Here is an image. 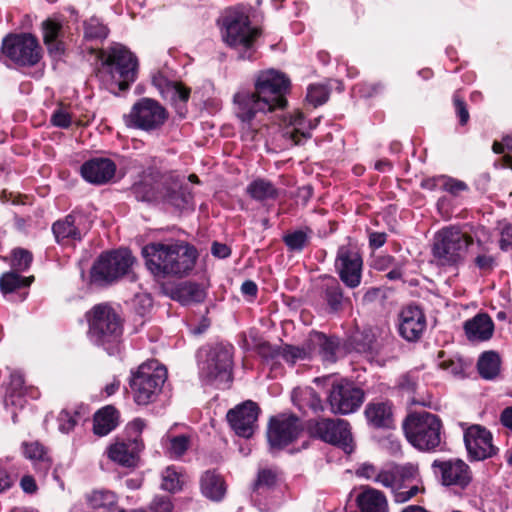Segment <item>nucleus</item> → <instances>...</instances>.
Masks as SVG:
<instances>
[{
	"mask_svg": "<svg viewBox=\"0 0 512 512\" xmlns=\"http://www.w3.org/2000/svg\"><path fill=\"white\" fill-rule=\"evenodd\" d=\"M498 449L492 444V434L482 427V460L494 456Z\"/></svg>",
	"mask_w": 512,
	"mask_h": 512,
	"instance_id": "052dcab7",
	"label": "nucleus"
},
{
	"mask_svg": "<svg viewBox=\"0 0 512 512\" xmlns=\"http://www.w3.org/2000/svg\"><path fill=\"white\" fill-rule=\"evenodd\" d=\"M84 35L89 40H103L108 35V28L96 17H92L84 23Z\"/></svg>",
	"mask_w": 512,
	"mask_h": 512,
	"instance_id": "a18cd8bd",
	"label": "nucleus"
},
{
	"mask_svg": "<svg viewBox=\"0 0 512 512\" xmlns=\"http://www.w3.org/2000/svg\"><path fill=\"white\" fill-rule=\"evenodd\" d=\"M116 172L115 163L107 158H95L85 162L81 174L85 180L94 184H104L113 178Z\"/></svg>",
	"mask_w": 512,
	"mask_h": 512,
	"instance_id": "b1692460",
	"label": "nucleus"
},
{
	"mask_svg": "<svg viewBox=\"0 0 512 512\" xmlns=\"http://www.w3.org/2000/svg\"><path fill=\"white\" fill-rule=\"evenodd\" d=\"M119 413L113 406L98 410L93 419V432L97 436H106L118 425Z\"/></svg>",
	"mask_w": 512,
	"mask_h": 512,
	"instance_id": "7c9ffc66",
	"label": "nucleus"
},
{
	"mask_svg": "<svg viewBox=\"0 0 512 512\" xmlns=\"http://www.w3.org/2000/svg\"><path fill=\"white\" fill-rule=\"evenodd\" d=\"M143 448L141 439L134 438L128 442H116L108 449V457L125 467H133L138 460V454Z\"/></svg>",
	"mask_w": 512,
	"mask_h": 512,
	"instance_id": "393cba45",
	"label": "nucleus"
},
{
	"mask_svg": "<svg viewBox=\"0 0 512 512\" xmlns=\"http://www.w3.org/2000/svg\"><path fill=\"white\" fill-rule=\"evenodd\" d=\"M303 115L301 113H297L295 116L291 117L289 124L293 126L292 129H287L285 132V136L293 141L294 145H299L302 142V138L307 139L310 137L309 133L301 132L299 127L302 126Z\"/></svg>",
	"mask_w": 512,
	"mask_h": 512,
	"instance_id": "49530a36",
	"label": "nucleus"
},
{
	"mask_svg": "<svg viewBox=\"0 0 512 512\" xmlns=\"http://www.w3.org/2000/svg\"><path fill=\"white\" fill-rule=\"evenodd\" d=\"M418 475V470L414 465H396L386 464L381 467L375 483L388 488L393 493L397 488H406L407 483H412Z\"/></svg>",
	"mask_w": 512,
	"mask_h": 512,
	"instance_id": "6ab92c4d",
	"label": "nucleus"
},
{
	"mask_svg": "<svg viewBox=\"0 0 512 512\" xmlns=\"http://www.w3.org/2000/svg\"><path fill=\"white\" fill-rule=\"evenodd\" d=\"M321 295L327 303L331 312L337 313L342 310L345 301L343 289L338 280L333 276H324L321 281Z\"/></svg>",
	"mask_w": 512,
	"mask_h": 512,
	"instance_id": "bb28decb",
	"label": "nucleus"
},
{
	"mask_svg": "<svg viewBox=\"0 0 512 512\" xmlns=\"http://www.w3.org/2000/svg\"><path fill=\"white\" fill-rule=\"evenodd\" d=\"M259 407L252 401H246L227 413V420L238 436L249 438L253 435L258 419Z\"/></svg>",
	"mask_w": 512,
	"mask_h": 512,
	"instance_id": "f3484780",
	"label": "nucleus"
},
{
	"mask_svg": "<svg viewBox=\"0 0 512 512\" xmlns=\"http://www.w3.org/2000/svg\"><path fill=\"white\" fill-rule=\"evenodd\" d=\"M301 431L299 419L295 416L272 418L267 437L272 448H282L293 442Z\"/></svg>",
	"mask_w": 512,
	"mask_h": 512,
	"instance_id": "a211bd4d",
	"label": "nucleus"
},
{
	"mask_svg": "<svg viewBox=\"0 0 512 512\" xmlns=\"http://www.w3.org/2000/svg\"><path fill=\"white\" fill-rule=\"evenodd\" d=\"M363 400V390L345 380L334 383L328 395V403L334 414L353 413L361 406Z\"/></svg>",
	"mask_w": 512,
	"mask_h": 512,
	"instance_id": "2eb2a0df",
	"label": "nucleus"
},
{
	"mask_svg": "<svg viewBox=\"0 0 512 512\" xmlns=\"http://www.w3.org/2000/svg\"><path fill=\"white\" fill-rule=\"evenodd\" d=\"M177 298L183 305L198 303L204 300L205 292L198 284L186 283L178 289Z\"/></svg>",
	"mask_w": 512,
	"mask_h": 512,
	"instance_id": "79ce46f5",
	"label": "nucleus"
},
{
	"mask_svg": "<svg viewBox=\"0 0 512 512\" xmlns=\"http://www.w3.org/2000/svg\"><path fill=\"white\" fill-rule=\"evenodd\" d=\"M168 93L170 94L173 102L186 103L190 96V89L183 86L181 83H172L168 87Z\"/></svg>",
	"mask_w": 512,
	"mask_h": 512,
	"instance_id": "5fc2aeb1",
	"label": "nucleus"
},
{
	"mask_svg": "<svg viewBox=\"0 0 512 512\" xmlns=\"http://www.w3.org/2000/svg\"><path fill=\"white\" fill-rule=\"evenodd\" d=\"M365 416L375 428H389L393 423L392 408L387 402L369 403L365 409Z\"/></svg>",
	"mask_w": 512,
	"mask_h": 512,
	"instance_id": "c85d7f7f",
	"label": "nucleus"
},
{
	"mask_svg": "<svg viewBox=\"0 0 512 512\" xmlns=\"http://www.w3.org/2000/svg\"><path fill=\"white\" fill-rule=\"evenodd\" d=\"M160 185L162 197L159 198V202L169 204L177 209H184L191 203V192L183 187L177 177L170 174L163 175L160 177Z\"/></svg>",
	"mask_w": 512,
	"mask_h": 512,
	"instance_id": "412c9836",
	"label": "nucleus"
},
{
	"mask_svg": "<svg viewBox=\"0 0 512 512\" xmlns=\"http://www.w3.org/2000/svg\"><path fill=\"white\" fill-rule=\"evenodd\" d=\"M134 257L127 249L102 254L91 269V279L98 284L111 283L129 273Z\"/></svg>",
	"mask_w": 512,
	"mask_h": 512,
	"instance_id": "1a4fd4ad",
	"label": "nucleus"
},
{
	"mask_svg": "<svg viewBox=\"0 0 512 512\" xmlns=\"http://www.w3.org/2000/svg\"><path fill=\"white\" fill-rule=\"evenodd\" d=\"M464 430V444L471 461L480 460V425L473 424L467 426L465 423H460Z\"/></svg>",
	"mask_w": 512,
	"mask_h": 512,
	"instance_id": "4c0bfd02",
	"label": "nucleus"
},
{
	"mask_svg": "<svg viewBox=\"0 0 512 512\" xmlns=\"http://www.w3.org/2000/svg\"><path fill=\"white\" fill-rule=\"evenodd\" d=\"M463 329L466 339L472 344H478L480 341V312L465 321Z\"/></svg>",
	"mask_w": 512,
	"mask_h": 512,
	"instance_id": "09e8293b",
	"label": "nucleus"
},
{
	"mask_svg": "<svg viewBox=\"0 0 512 512\" xmlns=\"http://www.w3.org/2000/svg\"><path fill=\"white\" fill-rule=\"evenodd\" d=\"M24 455L26 458L34 462L35 468L46 474L51 467V459L45 451L44 447L38 443L24 444Z\"/></svg>",
	"mask_w": 512,
	"mask_h": 512,
	"instance_id": "e433bc0d",
	"label": "nucleus"
},
{
	"mask_svg": "<svg viewBox=\"0 0 512 512\" xmlns=\"http://www.w3.org/2000/svg\"><path fill=\"white\" fill-rule=\"evenodd\" d=\"M329 97L327 88L323 85H310L307 91L306 99L314 107L324 104Z\"/></svg>",
	"mask_w": 512,
	"mask_h": 512,
	"instance_id": "8fccbe9b",
	"label": "nucleus"
},
{
	"mask_svg": "<svg viewBox=\"0 0 512 512\" xmlns=\"http://www.w3.org/2000/svg\"><path fill=\"white\" fill-rule=\"evenodd\" d=\"M166 454L172 459H179L191 446V437L187 434H167L163 438Z\"/></svg>",
	"mask_w": 512,
	"mask_h": 512,
	"instance_id": "c9c22d12",
	"label": "nucleus"
},
{
	"mask_svg": "<svg viewBox=\"0 0 512 512\" xmlns=\"http://www.w3.org/2000/svg\"><path fill=\"white\" fill-rule=\"evenodd\" d=\"M33 280V277H22L17 271H10L4 273L0 277V290L7 294L16 291L22 287H28Z\"/></svg>",
	"mask_w": 512,
	"mask_h": 512,
	"instance_id": "ea45409f",
	"label": "nucleus"
},
{
	"mask_svg": "<svg viewBox=\"0 0 512 512\" xmlns=\"http://www.w3.org/2000/svg\"><path fill=\"white\" fill-rule=\"evenodd\" d=\"M25 393L26 388L24 387L23 376L18 372L12 373L10 377V385L8 388V392L4 400V405L7 410H10L12 414V420L14 423L17 422V414L13 408L24 407L26 401L23 396Z\"/></svg>",
	"mask_w": 512,
	"mask_h": 512,
	"instance_id": "a878e982",
	"label": "nucleus"
},
{
	"mask_svg": "<svg viewBox=\"0 0 512 512\" xmlns=\"http://www.w3.org/2000/svg\"><path fill=\"white\" fill-rule=\"evenodd\" d=\"M260 30L252 27L249 16L241 9L226 10L222 18L223 41L239 53V58L251 60L255 53V41Z\"/></svg>",
	"mask_w": 512,
	"mask_h": 512,
	"instance_id": "20e7f679",
	"label": "nucleus"
},
{
	"mask_svg": "<svg viewBox=\"0 0 512 512\" xmlns=\"http://www.w3.org/2000/svg\"><path fill=\"white\" fill-rule=\"evenodd\" d=\"M148 270L157 277L183 276L196 260L195 251L179 243H150L142 248Z\"/></svg>",
	"mask_w": 512,
	"mask_h": 512,
	"instance_id": "f03ea898",
	"label": "nucleus"
},
{
	"mask_svg": "<svg viewBox=\"0 0 512 512\" xmlns=\"http://www.w3.org/2000/svg\"><path fill=\"white\" fill-rule=\"evenodd\" d=\"M87 502L93 509H111L117 502L116 495L111 491H93L86 496Z\"/></svg>",
	"mask_w": 512,
	"mask_h": 512,
	"instance_id": "37998d69",
	"label": "nucleus"
},
{
	"mask_svg": "<svg viewBox=\"0 0 512 512\" xmlns=\"http://www.w3.org/2000/svg\"><path fill=\"white\" fill-rule=\"evenodd\" d=\"M335 269L340 280L350 289L361 284L363 259L356 245H341L336 254Z\"/></svg>",
	"mask_w": 512,
	"mask_h": 512,
	"instance_id": "4468645a",
	"label": "nucleus"
},
{
	"mask_svg": "<svg viewBox=\"0 0 512 512\" xmlns=\"http://www.w3.org/2000/svg\"><path fill=\"white\" fill-rule=\"evenodd\" d=\"M304 356L305 352L302 349L293 346H286L282 351L283 359L292 365L295 364L298 359H303Z\"/></svg>",
	"mask_w": 512,
	"mask_h": 512,
	"instance_id": "338daca9",
	"label": "nucleus"
},
{
	"mask_svg": "<svg viewBox=\"0 0 512 512\" xmlns=\"http://www.w3.org/2000/svg\"><path fill=\"white\" fill-rule=\"evenodd\" d=\"M472 243L473 239L458 229H442L435 236L433 256L439 265H455L464 257Z\"/></svg>",
	"mask_w": 512,
	"mask_h": 512,
	"instance_id": "6e6552de",
	"label": "nucleus"
},
{
	"mask_svg": "<svg viewBox=\"0 0 512 512\" xmlns=\"http://www.w3.org/2000/svg\"><path fill=\"white\" fill-rule=\"evenodd\" d=\"M441 369L451 373L452 375H460L464 372L466 364L460 358H450L439 363Z\"/></svg>",
	"mask_w": 512,
	"mask_h": 512,
	"instance_id": "4d7b16f0",
	"label": "nucleus"
},
{
	"mask_svg": "<svg viewBox=\"0 0 512 512\" xmlns=\"http://www.w3.org/2000/svg\"><path fill=\"white\" fill-rule=\"evenodd\" d=\"M86 317L91 340L112 354L122 336L120 316L110 305L102 303L95 305Z\"/></svg>",
	"mask_w": 512,
	"mask_h": 512,
	"instance_id": "39448f33",
	"label": "nucleus"
},
{
	"mask_svg": "<svg viewBox=\"0 0 512 512\" xmlns=\"http://www.w3.org/2000/svg\"><path fill=\"white\" fill-rule=\"evenodd\" d=\"M290 80L286 75L275 69L260 71L254 80V90H240L233 96L234 111L241 122H250L259 113L273 112L283 109L287 100Z\"/></svg>",
	"mask_w": 512,
	"mask_h": 512,
	"instance_id": "f257e3e1",
	"label": "nucleus"
},
{
	"mask_svg": "<svg viewBox=\"0 0 512 512\" xmlns=\"http://www.w3.org/2000/svg\"><path fill=\"white\" fill-rule=\"evenodd\" d=\"M407 483L406 485H408ZM420 492V488L416 484H412L411 486H406V488H397L394 490L393 500L396 503L402 504L413 497H415Z\"/></svg>",
	"mask_w": 512,
	"mask_h": 512,
	"instance_id": "864d4df0",
	"label": "nucleus"
},
{
	"mask_svg": "<svg viewBox=\"0 0 512 512\" xmlns=\"http://www.w3.org/2000/svg\"><path fill=\"white\" fill-rule=\"evenodd\" d=\"M131 191L138 201L159 202V198L162 197L160 177L156 179L152 176H145L131 187Z\"/></svg>",
	"mask_w": 512,
	"mask_h": 512,
	"instance_id": "cd10ccee",
	"label": "nucleus"
},
{
	"mask_svg": "<svg viewBox=\"0 0 512 512\" xmlns=\"http://www.w3.org/2000/svg\"><path fill=\"white\" fill-rule=\"evenodd\" d=\"M50 122L55 127L68 128L72 123V114L69 112V107L60 104L52 113Z\"/></svg>",
	"mask_w": 512,
	"mask_h": 512,
	"instance_id": "de8ad7c7",
	"label": "nucleus"
},
{
	"mask_svg": "<svg viewBox=\"0 0 512 512\" xmlns=\"http://www.w3.org/2000/svg\"><path fill=\"white\" fill-rule=\"evenodd\" d=\"M441 420L429 412L409 414L403 422L408 442L421 451L434 450L441 442Z\"/></svg>",
	"mask_w": 512,
	"mask_h": 512,
	"instance_id": "423d86ee",
	"label": "nucleus"
},
{
	"mask_svg": "<svg viewBox=\"0 0 512 512\" xmlns=\"http://www.w3.org/2000/svg\"><path fill=\"white\" fill-rule=\"evenodd\" d=\"M361 512H388V503L383 492L366 488L357 497Z\"/></svg>",
	"mask_w": 512,
	"mask_h": 512,
	"instance_id": "c756f323",
	"label": "nucleus"
},
{
	"mask_svg": "<svg viewBox=\"0 0 512 512\" xmlns=\"http://www.w3.org/2000/svg\"><path fill=\"white\" fill-rule=\"evenodd\" d=\"M183 483V475L175 467L169 466L162 472L161 488L163 490L175 493L182 489Z\"/></svg>",
	"mask_w": 512,
	"mask_h": 512,
	"instance_id": "c03bdc74",
	"label": "nucleus"
},
{
	"mask_svg": "<svg viewBox=\"0 0 512 512\" xmlns=\"http://www.w3.org/2000/svg\"><path fill=\"white\" fill-rule=\"evenodd\" d=\"M337 345L333 340L323 338L320 345V355L326 363H334L336 361L335 351Z\"/></svg>",
	"mask_w": 512,
	"mask_h": 512,
	"instance_id": "6e6d98bb",
	"label": "nucleus"
},
{
	"mask_svg": "<svg viewBox=\"0 0 512 512\" xmlns=\"http://www.w3.org/2000/svg\"><path fill=\"white\" fill-rule=\"evenodd\" d=\"M312 230L310 228L295 230L287 233L283 237V241L291 251H301L310 241Z\"/></svg>",
	"mask_w": 512,
	"mask_h": 512,
	"instance_id": "a19ab883",
	"label": "nucleus"
},
{
	"mask_svg": "<svg viewBox=\"0 0 512 512\" xmlns=\"http://www.w3.org/2000/svg\"><path fill=\"white\" fill-rule=\"evenodd\" d=\"M502 375V360L495 351H485L482 353V379L496 381Z\"/></svg>",
	"mask_w": 512,
	"mask_h": 512,
	"instance_id": "f704fd0d",
	"label": "nucleus"
},
{
	"mask_svg": "<svg viewBox=\"0 0 512 512\" xmlns=\"http://www.w3.org/2000/svg\"><path fill=\"white\" fill-rule=\"evenodd\" d=\"M292 400L303 412L311 410L314 413H318L324 410L320 396L310 387L294 389L292 392Z\"/></svg>",
	"mask_w": 512,
	"mask_h": 512,
	"instance_id": "473e14b6",
	"label": "nucleus"
},
{
	"mask_svg": "<svg viewBox=\"0 0 512 512\" xmlns=\"http://www.w3.org/2000/svg\"><path fill=\"white\" fill-rule=\"evenodd\" d=\"M396 259L391 255H377L373 258L371 266L378 271H386L396 263Z\"/></svg>",
	"mask_w": 512,
	"mask_h": 512,
	"instance_id": "e2e57ef3",
	"label": "nucleus"
},
{
	"mask_svg": "<svg viewBox=\"0 0 512 512\" xmlns=\"http://www.w3.org/2000/svg\"><path fill=\"white\" fill-rule=\"evenodd\" d=\"M379 470H380V468H378L377 466H375L371 463L365 462L358 466L355 473L360 478H364V479L371 480V481L375 482L377 479Z\"/></svg>",
	"mask_w": 512,
	"mask_h": 512,
	"instance_id": "bf43d9fd",
	"label": "nucleus"
},
{
	"mask_svg": "<svg viewBox=\"0 0 512 512\" xmlns=\"http://www.w3.org/2000/svg\"><path fill=\"white\" fill-rule=\"evenodd\" d=\"M89 230L85 215L79 212H72L63 219L56 221L52 231L56 241L62 245H72L81 241Z\"/></svg>",
	"mask_w": 512,
	"mask_h": 512,
	"instance_id": "dca6fc26",
	"label": "nucleus"
},
{
	"mask_svg": "<svg viewBox=\"0 0 512 512\" xmlns=\"http://www.w3.org/2000/svg\"><path fill=\"white\" fill-rule=\"evenodd\" d=\"M32 254L24 249H15L12 255L11 265L17 272H23L30 267Z\"/></svg>",
	"mask_w": 512,
	"mask_h": 512,
	"instance_id": "3c124183",
	"label": "nucleus"
},
{
	"mask_svg": "<svg viewBox=\"0 0 512 512\" xmlns=\"http://www.w3.org/2000/svg\"><path fill=\"white\" fill-rule=\"evenodd\" d=\"M202 494L212 501H220L226 494L223 478L215 471H206L200 480Z\"/></svg>",
	"mask_w": 512,
	"mask_h": 512,
	"instance_id": "2f4dec72",
	"label": "nucleus"
},
{
	"mask_svg": "<svg viewBox=\"0 0 512 512\" xmlns=\"http://www.w3.org/2000/svg\"><path fill=\"white\" fill-rule=\"evenodd\" d=\"M277 472L271 468H262L257 473V478L252 485V496L260 495L272 489L277 483Z\"/></svg>",
	"mask_w": 512,
	"mask_h": 512,
	"instance_id": "58836bf2",
	"label": "nucleus"
},
{
	"mask_svg": "<svg viewBox=\"0 0 512 512\" xmlns=\"http://www.w3.org/2000/svg\"><path fill=\"white\" fill-rule=\"evenodd\" d=\"M137 66L136 57L128 49L115 45L105 52L97 76L108 91L118 94L136 80Z\"/></svg>",
	"mask_w": 512,
	"mask_h": 512,
	"instance_id": "7ed1b4c3",
	"label": "nucleus"
},
{
	"mask_svg": "<svg viewBox=\"0 0 512 512\" xmlns=\"http://www.w3.org/2000/svg\"><path fill=\"white\" fill-rule=\"evenodd\" d=\"M426 329V317L417 306L403 308L399 315V333L407 341H417Z\"/></svg>",
	"mask_w": 512,
	"mask_h": 512,
	"instance_id": "4be33fe9",
	"label": "nucleus"
},
{
	"mask_svg": "<svg viewBox=\"0 0 512 512\" xmlns=\"http://www.w3.org/2000/svg\"><path fill=\"white\" fill-rule=\"evenodd\" d=\"M2 52L19 66H34L42 56L38 39L30 33L7 35L2 42Z\"/></svg>",
	"mask_w": 512,
	"mask_h": 512,
	"instance_id": "9d476101",
	"label": "nucleus"
},
{
	"mask_svg": "<svg viewBox=\"0 0 512 512\" xmlns=\"http://www.w3.org/2000/svg\"><path fill=\"white\" fill-rule=\"evenodd\" d=\"M167 118V110L158 101L142 98L124 116V121L128 127L150 132L161 128Z\"/></svg>",
	"mask_w": 512,
	"mask_h": 512,
	"instance_id": "9b49d317",
	"label": "nucleus"
},
{
	"mask_svg": "<svg viewBox=\"0 0 512 512\" xmlns=\"http://www.w3.org/2000/svg\"><path fill=\"white\" fill-rule=\"evenodd\" d=\"M247 194L254 200L264 202L275 200L278 195V189L268 180L256 179L246 188Z\"/></svg>",
	"mask_w": 512,
	"mask_h": 512,
	"instance_id": "72a5a7b5",
	"label": "nucleus"
},
{
	"mask_svg": "<svg viewBox=\"0 0 512 512\" xmlns=\"http://www.w3.org/2000/svg\"><path fill=\"white\" fill-rule=\"evenodd\" d=\"M152 512H173L174 506L167 496H157L150 504Z\"/></svg>",
	"mask_w": 512,
	"mask_h": 512,
	"instance_id": "680f3d73",
	"label": "nucleus"
},
{
	"mask_svg": "<svg viewBox=\"0 0 512 512\" xmlns=\"http://www.w3.org/2000/svg\"><path fill=\"white\" fill-rule=\"evenodd\" d=\"M58 428L62 433H69L72 431L76 425V419L74 415H72L67 410H62L57 418Z\"/></svg>",
	"mask_w": 512,
	"mask_h": 512,
	"instance_id": "13d9d810",
	"label": "nucleus"
},
{
	"mask_svg": "<svg viewBox=\"0 0 512 512\" xmlns=\"http://www.w3.org/2000/svg\"><path fill=\"white\" fill-rule=\"evenodd\" d=\"M453 103L455 106L456 114L459 117L460 124L465 125L469 120V112L467 110L466 104L457 93L453 96Z\"/></svg>",
	"mask_w": 512,
	"mask_h": 512,
	"instance_id": "0e129e2a",
	"label": "nucleus"
},
{
	"mask_svg": "<svg viewBox=\"0 0 512 512\" xmlns=\"http://www.w3.org/2000/svg\"><path fill=\"white\" fill-rule=\"evenodd\" d=\"M434 469H438L441 475V482L445 486H458L465 488L472 479L468 465L460 460H435L432 463Z\"/></svg>",
	"mask_w": 512,
	"mask_h": 512,
	"instance_id": "aec40b11",
	"label": "nucleus"
},
{
	"mask_svg": "<svg viewBox=\"0 0 512 512\" xmlns=\"http://www.w3.org/2000/svg\"><path fill=\"white\" fill-rule=\"evenodd\" d=\"M232 347L216 345L200 368L201 377L210 383L228 385L232 381Z\"/></svg>",
	"mask_w": 512,
	"mask_h": 512,
	"instance_id": "ddd939ff",
	"label": "nucleus"
},
{
	"mask_svg": "<svg viewBox=\"0 0 512 512\" xmlns=\"http://www.w3.org/2000/svg\"><path fill=\"white\" fill-rule=\"evenodd\" d=\"M499 242L501 249H512V224L505 225L502 228Z\"/></svg>",
	"mask_w": 512,
	"mask_h": 512,
	"instance_id": "774afa93",
	"label": "nucleus"
},
{
	"mask_svg": "<svg viewBox=\"0 0 512 512\" xmlns=\"http://www.w3.org/2000/svg\"><path fill=\"white\" fill-rule=\"evenodd\" d=\"M167 379V370L156 361L141 364L132 374L130 387L134 400L139 405L154 402Z\"/></svg>",
	"mask_w": 512,
	"mask_h": 512,
	"instance_id": "0eeeda50",
	"label": "nucleus"
},
{
	"mask_svg": "<svg viewBox=\"0 0 512 512\" xmlns=\"http://www.w3.org/2000/svg\"><path fill=\"white\" fill-rule=\"evenodd\" d=\"M418 384V377L413 373L403 375L399 381V387L408 393L415 392Z\"/></svg>",
	"mask_w": 512,
	"mask_h": 512,
	"instance_id": "69168bd1",
	"label": "nucleus"
},
{
	"mask_svg": "<svg viewBox=\"0 0 512 512\" xmlns=\"http://www.w3.org/2000/svg\"><path fill=\"white\" fill-rule=\"evenodd\" d=\"M311 436L340 447L345 453L353 451L350 425L343 419L320 418L308 422Z\"/></svg>",
	"mask_w": 512,
	"mask_h": 512,
	"instance_id": "f8f14e48",
	"label": "nucleus"
},
{
	"mask_svg": "<svg viewBox=\"0 0 512 512\" xmlns=\"http://www.w3.org/2000/svg\"><path fill=\"white\" fill-rule=\"evenodd\" d=\"M438 182L443 190L455 196L467 189L465 182L447 176L439 177Z\"/></svg>",
	"mask_w": 512,
	"mask_h": 512,
	"instance_id": "603ef678",
	"label": "nucleus"
},
{
	"mask_svg": "<svg viewBox=\"0 0 512 512\" xmlns=\"http://www.w3.org/2000/svg\"><path fill=\"white\" fill-rule=\"evenodd\" d=\"M43 43L49 55L59 58L64 54L65 30L63 23L55 18H48L41 24Z\"/></svg>",
	"mask_w": 512,
	"mask_h": 512,
	"instance_id": "5701e85b",
	"label": "nucleus"
}]
</instances>
